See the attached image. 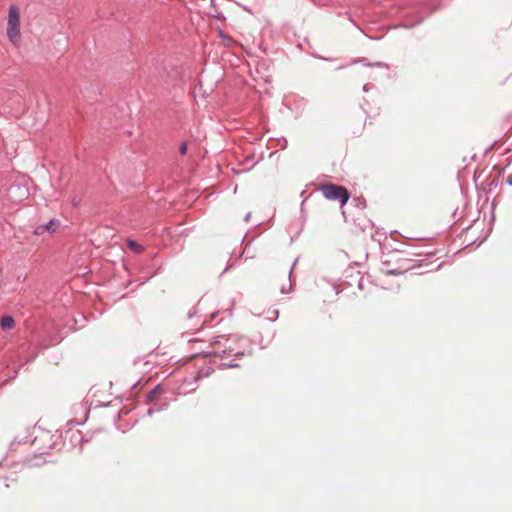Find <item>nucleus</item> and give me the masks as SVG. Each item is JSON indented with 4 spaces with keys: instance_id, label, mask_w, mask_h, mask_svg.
Wrapping results in <instances>:
<instances>
[{
    "instance_id": "1",
    "label": "nucleus",
    "mask_w": 512,
    "mask_h": 512,
    "mask_svg": "<svg viewBox=\"0 0 512 512\" xmlns=\"http://www.w3.org/2000/svg\"><path fill=\"white\" fill-rule=\"evenodd\" d=\"M7 36L13 44H17L20 37V12L16 6L9 8Z\"/></svg>"
},
{
    "instance_id": "2",
    "label": "nucleus",
    "mask_w": 512,
    "mask_h": 512,
    "mask_svg": "<svg viewBox=\"0 0 512 512\" xmlns=\"http://www.w3.org/2000/svg\"><path fill=\"white\" fill-rule=\"evenodd\" d=\"M320 190L325 198L329 200H339L342 206L347 203L350 197L349 192L345 187L335 184H323L321 185Z\"/></svg>"
},
{
    "instance_id": "3",
    "label": "nucleus",
    "mask_w": 512,
    "mask_h": 512,
    "mask_svg": "<svg viewBox=\"0 0 512 512\" xmlns=\"http://www.w3.org/2000/svg\"><path fill=\"white\" fill-rule=\"evenodd\" d=\"M0 324L3 329H12L15 321L11 316H4L2 317Z\"/></svg>"
},
{
    "instance_id": "4",
    "label": "nucleus",
    "mask_w": 512,
    "mask_h": 512,
    "mask_svg": "<svg viewBox=\"0 0 512 512\" xmlns=\"http://www.w3.org/2000/svg\"><path fill=\"white\" fill-rule=\"evenodd\" d=\"M126 244H127V247H128L131 251H133V252H135V253H141V252H143V251H144L143 246H142V245H140V244H138L137 242H135V241H133V240H130V239H129V240H127Z\"/></svg>"
},
{
    "instance_id": "5",
    "label": "nucleus",
    "mask_w": 512,
    "mask_h": 512,
    "mask_svg": "<svg viewBox=\"0 0 512 512\" xmlns=\"http://www.w3.org/2000/svg\"><path fill=\"white\" fill-rule=\"evenodd\" d=\"M59 226L58 220H51L45 225L46 231L54 233Z\"/></svg>"
},
{
    "instance_id": "6",
    "label": "nucleus",
    "mask_w": 512,
    "mask_h": 512,
    "mask_svg": "<svg viewBox=\"0 0 512 512\" xmlns=\"http://www.w3.org/2000/svg\"><path fill=\"white\" fill-rule=\"evenodd\" d=\"M45 231H46L45 225H40V226H38V227L35 229L34 233H35L36 235H42Z\"/></svg>"
},
{
    "instance_id": "7",
    "label": "nucleus",
    "mask_w": 512,
    "mask_h": 512,
    "mask_svg": "<svg viewBox=\"0 0 512 512\" xmlns=\"http://www.w3.org/2000/svg\"><path fill=\"white\" fill-rule=\"evenodd\" d=\"M179 152L180 154L182 155H185L187 153V144L186 143H182L179 147Z\"/></svg>"
},
{
    "instance_id": "8",
    "label": "nucleus",
    "mask_w": 512,
    "mask_h": 512,
    "mask_svg": "<svg viewBox=\"0 0 512 512\" xmlns=\"http://www.w3.org/2000/svg\"><path fill=\"white\" fill-rule=\"evenodd\" d=\"M157 394H158L157 390H153L152 392H150V394H149L150 399H154L157 396Z\"/></svg>"
},
{
    "instance_id": "9",
    "label": "nucleus",
    "mask_w": 512,
    "mask_h": 512,
    "mask_svg": "<svg viewBox=\"0 0 512 512\" xmlns=\"http://www.w3.org/2000/svg\"><path fill=\"white\" fill-rule=\"evenodd\" d=\"M200 310H201V303L199 302L198 305H197V311L196 312H198Z\"/></svg>"
},
{
    "instance_id": "10",
    "label": "nucleus",
    "mask_w": 512,
    "mask_h": 512,
    "mask_svg": "<svg viewBox=\"0 0 512 512\" xmlns=\"http://www.w3.org/2000/svg\"><path fill=\"white\" fill-rule=\"evenodd\" d=\"M215 313H212L211 316H210V319H213L215 317Z\"/></svg>"
}]
</instances>
